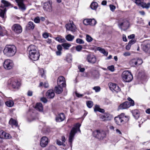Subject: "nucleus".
<instances>
[{
    "label": "nucleus",
    "instance_id": "1a4fd4ad",
    "mask_svg": "<svg viewBox=\"0 0 150 150\" xmlns=\"http://www.w3.org/2000/svg\"><path fill=\"white\" fill-rule=\"evenodd\" d=\"M12 30L16 33L19 34L22 31V28L20 25L18 24H15L12 27Z\"/></svg>",
    "mask_w": 150,
    "mask_h": 150
},
{
    "label": "nucleus",
    "instance_id": "7c9ffc66",
    "mask_svg": "<svg viewBox=\"0 0 150 150\" xmlns=\"http://www.w3.org/2000/svg\"><path fill=\"white\" fill-rule=\"evenodd\" d=\"M108 86L110 90L113 92L114 91H113L115 88L117 86L116 84L112 83H109L108 84Z\"/></svg>",
    "mask_w": 150,
    "mask_h": 150
},
{
    "label": "nucleus",
    "instance_id": "f03ea898",
    "mask_svg": "<svg viewBox=\"0 0 150 150\" xmlns=\"http://www.w3.org/2000/svg\"><path fill=\"white\" fill-rule=\"evenodd\" d=\"M16 52V47L13 45H6L3 50L4 54L8 57L13 56Z\"/></svg>",
    "mask_w": 150,
    "mask_h": 150
},
{
    "label": "nucleus",
    "instance_id": "b1692460",
    "mask_svg": "<svg viewBox=\"0 0 150 150\" xmlns=\"http://www.w3.org/2000/svg\"><path fill=\"white\" fill-rule=\"evenodd\" d=\"M115 123L117 125H120L122 124V122L120 115L115 118Z\"/></svg>",
    "mask_w": 150,
    "mask_h": 150
},
{
    "label": "nucleus",
    "instance_id": "aec40b11",
    "mask_svg": "<svg viewBox=\"0 0 150 150\" xmlns=\"http://www.w3.org/2000/svg\"><path fill=\"white\" fill-rule=\"evenodd\" d=\"M65 115L63 113L59 114L56 118V120L57 122H61L63 121L65 119Z\"/></svg>",
    "mask_w": 150,
    "mask_h": 150
},
{
    "label": "nucleus",
    "instance_id": "5fc2aeb1",
    "mask_svg": "<svg viewBox=\"0 0 150 150\" xmlns=\"http://www.w3.org/2000/svg\"><path fill=\"white\" fill-rule=\"evenodd\" d=\"M110 10L112 11H114L115 9V7L113 5H110Z\"/></svg>",
    "mask_w": 150,
    "mask_h": 150
},
{
    "label": "nucleus",
    "instance_id": "37998d69",
    "mask_svg": "<svg viewBox=\"0 0 150 150\" xmlns=\"http://www.w3.org/2000/svg\"><path fill=\"white\" fill-rule=\"evenodd\" d=\"M86 40L87 42H90L93 40V39L89 35H86Z\"/></svg>",
    "mask_w": 150,
    "mask_h": 150
},
{
    "label": "nucleus",
    "instance_id": "ddd939ff",
    "mask_svg": "<svg viewBox=\"0 0 150 150\" xmlns=\"http://www.w3.org/2000/svg\"><path fill=\"white\" fill-rule=\"evenodd\" d=\"M86 60L88 62L91 64H94L96 61V59L93 55L89 54L87 55Z\"/></svg>",
    "mask_w": 150,
    "mask_h": 150
},
{
    "label": "nucleus",
    "instance_id": "603ef678",
    "mask_svg": "<svg viewBox=\"0 0 150 150\" xmlns=\"http://www.w3.org/2000/svg\"><path fill=\"white\" fill-rule=\"evenodd\" d=\"M121 91V89L120 88V87L117 86V87L115 88L113 91H114V92H115L116 93H118L120 92Z\"/></svg>",
    "mask_w": 150,
    "mask_h": 150
},
{
    "label": "nucleus",
    "instance_id": "f704fd0d",
    "mask_svg": "<svg viewBox=\"0 0 150 150\" xmlns=\"http://www.w3.org/2000/svg\"><path fill=\"white\" fill-rule=\"evenodd\" d=\"M6 105L8 107H11L14 105L13 102L11 100H9L5 102Z\"/></svg>",
    "mask_w": 150,
    "mask_h": 150
},
{
    "label": "nucleus",
    "instance_id": "4be33fe9",
    "mask_svg": "<svg viewBox=\"0 0 150 150\" xmlns=\"http://www.w3.org/2000/svg\"><path fill=\"white\" fill-rule=\"evenodd\" d=\"M120 115L122 124H123L128 122L129 119L128 116H126L124 113H122Z\"/></svg>",
    "mask_w": 150,
    "mask_h": 150
},
{
    "label": "nucleus",
    "instance_id": "2eb2a0df",
    "mask_svg": "<svg viewBox=\"0 0 150 150\" xmlns=\"http://www.w3.org/2000/svg\"><path fill=\"white\" fill-rule=\"evenodd\" d=\"M57 84L59 86H62L63 87L66 86V81L65 78L63 76H60L57 80Z\"/></svg>",
    "mask_w": 150,
    "mask_h": 150
},
{
    "label": "nucleus",
    "instance_id": "5701e85b",
    "mask_svg": "<svg viewBox=\"0 0 150 150\" xmlns=\"http://www.w3.org/2000/svg\"><path fill=\"white\" fill-rule=\"evenodd\" d=\"M133 116L136 119H138L140 116L139 111L137 109L132 110L131 111Z\"/></svg>",
    "mask_w": 150,
    "mask_h": 150
},
{
    "label": "nucleus",
    "instance_id": "412c9836",
    "mask_svg": "<svg viewBox=\"0 0 150 150\" xmlns=\"http://www.w3.org/2000/svg\"><path fill=\"white\" fill-rule=\"evenodd\" d=\"M54 93L53 90H49L46 93V96L48 98H52L54 96Z\"/></svg>",
    "mask_w": 150,
    "mask_h": 150
},
{
    "label": "nucleus",
    "instance_id": "4c0bfd02",
    "mask_svg": "<svg viewBox=\"0 0 150 150\" xmlns=\"http://www.w3.org/2000/svg\"><path fill=\"white\" fill-rule=\"evenodd\" d=\"M7 31L6 30L4 29L0 25V36H3L4 33H7Z\"/></svg>",
    "mask_w": 150,
    "mask_h": 150
},
{
    "label": "nucleus",
    "instance_id": "a878e982",
    "mask_svg": "<svg viewBox=\"0 0 150 150\" xmlns=\"http://www.w3.org/2000/svg\"><path fill=\"white\" fill-rule=\"evenodd\" d=\"M54 39L60 43H64L66 42V40L65 39L61 36H59L57 37L54 38Z\"/></svg>",
    "mask_w": 150,
    "mask_h": 150
},
{
    "label": "nucleus",
    "instance_id": "c03bdc74",
    "mask_svg": "<svg viewBox=\"0 0 150 150\" xmlns=\"http://www.w3.org/2000/svg\"><path fill=\"white\" fill-rule=\"evenodd\" d=\"M90 25H95L96 23V21L94 19H90Z\"/></svg>",
    "mask_w": 150,
    "mask_h": 150
},
{
    "label": "nucleus",
    "instance_id": "c85d7f7f",
    "mask_svg": "<svg viewBox=\"0 0 150 150\" xmlns=\"http://www.w3.org/2000/svg\"><path fill=\"white\" fill-rule=\"evenodd\" d=\"M35 108L40 111H42L43 110L42 104L40 103H38L36 104Z\"/></svg>",
    "mask_w": 150,
    "mask_h": 150
},
{
    "label": "nucleus",
    "instance_id": "e433bc0d",
    "mask_svg": "<svg viewBox=\"0 0 150 150\" xmlns=\"http://www.w3.org/2000/svg\"><path fill=\"white\" fill-rule=\"evenodd\" d=\"M140 6H142L143 8L148 9L150 6V3H148L146 4L142 2Z\"/></svg>",
    "mask_w": 150,
    "mask_h": 150
},
{
    "label": "nucleus",
    "instance_id": "a18cd8bd",
    "mask_svg": "<svg viewBox=\"0 0 150 150\" xmlns=\"http://www.w3.org/2000/svg\"><path fill=\"white\" fill-rule=\"evenodd\" d=\"M76 42L78 44H83L84 43V41L83 40L80 38L77 39L76 40Z\"/></svg>",
    "mask_w": 150,
    "mask_h": 150
},
{
    "label": "nucleus",
    "instance_id": "338daca9",
    "mask_svg": "<svg viewBox=\"0 0 150 150\" xmlns=\"http://www.w3.org/2000/svg\"><path fill=\"white\" fill-rule=\"evenodd\" d=\"M33 95V92L30 91H29L27 93V95L28 96H31Z\"/></svg>",
    "mask_w": 150,
    "mask_h": 150
},
{
    "label": "nucleus",
    "instance_id": "9d476101",
    "mask_svg": "<svg viewBox=\"0 0 150 150\" xmlns=\"http://www.w3.org/2000/svg\"><path fill=\"white\" fill-rule=\"evenodd\" d=\"M65 27L67 30L70 31L72 32H75L76 30V26L72 21L70 23L66 24L65 25Z\"/></svg>",
    "mask_w": 150,
    "mask_h": 150
},
{
    "label": "nucleus",
    "instance_id": "8fccbe9b",
    "mask_svg": "<svg viewBox=\"0 0 150 150\" xmlns=\"http://www.w3.org/2000/svg\"><path fill=\"white\" fill-rule=\"evenodd\" d=\"M134 2L138 6H140L142 2L140 0H136Z\"/></svg>",
    "mask_w": 150,
    "mask_h": 150
},
{
    "label": "nucleus",
    "instance_id": "de8ad7c7",
    "mask_svg": "<svg viewBox=\"0 0 150 150\" xmlns=\"http://www.w3.org/2000/svg\"><path fill=\"white\" fill-rule=\"evenodd\" d=\"M51 34L47 33H45L42 34L43 37L45 38L46 39L48 38Z\"/></svg>",
    "mask_w": 150,
    "mask_h": 150
},
{
    "label": "nucleus",
    "instance_id": "e2e57ef3",
    "mask_svg": "<svg viewBox=\"0 0 150 150\" xmlns=\"http://www.w3.org/2000/svg\"><path fill=\"white\" fill-rule=\"evenodd\" d=\"M131 47V45L128 43L126 47V49L127 50H130Z\"/></svg>",
    "mask_w": 150,
    "mask_h": 150
},
{
    "label": "nucleus",
    "instance_id": "13d9d810",
    "mask_svg": "<svg viewBox=\"0 0 150 150\" xmlns=\"http://www.w3.org/2000/svg\"><path fill=\"white\" fill-rule=\"evenodd\" d=\"M41 100L43 103H45L47 102V100L46 98L44 97L40 99Z\"/></svg>",
    "mask_w": 150,
    "mask_h": 150
},
{
    "label": "nucleus",
    "instance_id": "ea45409f",
    "mask_svg": "<svg viewBox=\"0 0 150 150\" xmlns=\"http://www.w3.org/2000/svg\"><path fill=\"white\" fill-rule=\"evenodd\" d=\"M1 2L5 6L7 7L11 5V4L10 3L5 0H2Z\"/></svg>",
    "mask_w": 150,
    "mask_h": 150
},
{
    "label": "nucleus",
    "instance_id": "79ce46f5",
    "mask_svg": "<svg viewBox=\"0 0 150 150\" xmlns=\"http://www.w3.org/2000/svg\"><path fill=\"white\" fill-rule=\"evenodd\" d=\"M90 19H84L83 21V24L86 25H90Z\"/></svg>",
    "mask_w": 150,
    "mask_h": 150
},
{
    "label": "nucleus",
    "instance_id": "864d4df0",
    "mask_svg": "<svg viewBox=\"0 0 150 150\" xmlns=\"http://www.w3.org/2000/svg\"><path fill=\"white\" fill-rule=\"evenodd\" d=\"M108 69L112 71H114V67L113 65H111L108 67Z\"/></svg>",
    "mask_w": 150,
    "mask_h": 150
},
{
    "label": "nucleus",
    "instance_id": "a211bd4d",
    "mask_svg": "<svg viewBox=\"0 0 150 150\" xmlns=\"http://www.w3.org/2000/svg\"><path fill=\"white\" fill-rule=\"evenodd\" d=\"M18 4L19 8L22 11H24L26 9L25 5L23 3L24 0H15Z\"/></svg>",
    "mask_w": 150,
    "mask_h": 150
},
{
    "label": "nucleus",
    "instance_id": "20e7f679",
    "mask_svg": "<svg viewBox=\"0 0 150 150\" xmlns=\"http://www.w3.org/2000/svg\"><path fill=\"white\" fill-rule=\"evenodd\" d=\"M122 77L124 81L127 82L131 81L133 78L131 73L128 71H124L122 74Z\"/></svg>",
    "mask_w": 150,
    "mask_h": 150
},
{
    "label": "nucleus",
    "instance_id": "cd10ccee",
    "mask_svg": "<svg viewBox=\"0 0 150 150\" xmlns=\"http://www.w3.org/2000/svg\"><path fill=\"white\" fill-rule=\"evenodd\" d=\"M143 50L146 52H150V43H148L144 46L143 47Z\"/></svg>",
    "mask_w": 150,
    "mask_h": 150
},
{
    "label": "nucleus",
    "instance_id": "774afa93",
    "mask_svg": "<svg viewBox=\"0 0 150 150\" xmlns=\"http://www.w3.org/2000/svg\"><path fill=\"white\" fill-rule=\"evenodd\" d=\"M123 54L125 56H127L130 55V54L129 52H125Z\"/></svg>",
    "mask_w": 150,
    "mask_h": 150
},
{
    "label": "nucleus",
    "instance_id": "bb28decb",
    "mask_svg": "<svg viewBox=\"0 0 150 150\" xmlns=\"http://www.w3.org/2000/svg\"><path fill=\"white\" fill-rule=\"evenodd\" d=\"M35 25L33 22L30 21L28 22L26 27L28 30H33L35 27Z\"/></svg>",
    "mask_w": 150,
    "mask_h": 150
},
{
    "label": "nucleus",
    "instance_id": "7ed1b4c3",
    "mask_svg": "<svg viewBox=\"0 0 150 150\" xmlns=\"http://www.w3.org/2000/svg\"><path fill=\"white\" fill-rule=\"evenodd\" d=\"M81 126V124L77 123L75 125L74 127L71 130L69 137V142L71 143H72L74 135L77 132V130H78L80 132H81L79 129Z\"/></svg>",
    "mask_w": 150,
    "mask_h": 150
},
{
    "label": "nucleus",
    "instance_id": "680f3d73",
    "mask_svg": "<svg viewBox=\"0 0 150 150\" xmlns=\"http://www.w3.org/2000/svg\"><path fill=\"white\" fill-rule=\"evenodd\" d=\"M75 94L76 96H77L78 98L81 97L83 96V94H80L77 92H76Z\"/></svg>",
    "mask_w": 150,
    "mask_h": 150
},
{
    "label": "nucleus",
    "instance_id": "6e6d98bb",
    "mask_svg": "<svg viewBox=\"0 0 150 150\" xmlns=\"http://www.w3.org/2000/svg\"><path fill=\"white\" fill-rule=\"evenodd\" d=\"M57 48L58 51H62V45H57Z\"/></svg>",
    "mask_w": 150,
    "mask_h": 150
},
{
    "label": "nucleus",
    "instance_id": "09e8293b",
    "mask_svg": "<svg viewBox=\"0 0 150 150\" xmlns=\"http://www.w3.org/2000/svg\"><path fill=\"white\" fill-rule=\"evenodd\" d=\"M40 21V18L39 16L35 17L34 19V21L36 23H39Z\"/></svg>",
    "mask_w": 150,
    "mask_h": 150
},
{
    "label": "nucleus",
    "instance_id": "2f4dec72",
    "mask_svg": "<svg viewBox=\"0 0 150 150\" xmlns=\"http://www.w3.org/2000/svg\"><path fill=\"white\" fill-rule=\"evenodd\" d=\"M94 111L95 112L98 111L100 112H104V110L103 109H101L99 105H96L94 108Z\"/></svg>",
    "mask_w": 150,
    "mask_h": 150
},
{
    "label": "nucleus",
    "instance_id": "69168bd1",
    "mask_svg": "<svg viewBox=\"0 0 150 150\" xmlns=\"http://www.w3.org/2000/svg\"><path fill=\"white\" fill-rule=\"evenodd\" d=\"M56 53L57 56H60L62 53V51L57 50L56 52Z\"/></svg>",
    "mask_w": 150,
    "mask_h": 150
},
{
    "label": "nucleus",
    "instance_id": "f8f14e48",
    "mask_svg": "<svg viewBox=\"0 0 150 150\" xmlns=\"http://www.w3.org/2000/svg\"><path fill=\"white\" fill-rule=\"evenodd\" d=\"M44 10L48 12H50L52 11V4L50 2H47L44 4L43 6Z\"/></svg>",
    "mask_w": 150,
    "mask_h": 150
},
{
    "label": "nucleus",
    "instance_id": "dca6fc26",
    "mask_svg": "<svg viewBox=\"0 0 150 150\" xmlns=\"http://www.w3.org/2000/svg\"><path fill=\"white\" fill-rule=\"evenodd\" d=\"M12 86L14 88L18 89L21 85L20 82L17 79L12 80Z\"/></svg>",
    "mask_w": 150,
    "mask_h": 150
},
{
    "label": "nucleus",
    "instance_id": "39448f33",
    "mask_svg": "<svg viewBox=\"0 0 150 150\" xmlns=\"http://www.w3.org/2000/svg\"><path fill=\"white\" fill-rule=\"evenodd\" d=\"M129 102H125L120 104L119 107V109H124L129 108L131 106L134 105V102L130 98H128Z\"/></svg>",
    "mask_w": 150,
    "mask_h": 150
},
{
    "label": "nucleus",
    "instance_id": "49530a36",
    "mask_svg": "<svg viewBox=\"0 0 150 150\" xmlns=\"http://www.w3.org/2000/svg\"><path fill=\"white\" fill-rule=\"evenodd\" d=\"M82 49V47L81 45H78L76 47V50L78 52H80L81 51Z\"/></svg>",
    "mask_w": 150,
    "mask_h": 150
},
{
    "label": "nucleus",
    "instance_id": "4468645a",
    "mask_svg": "<svg viewBox=\"0 0 150 150\" xmlns=\"http://www.w3.org/2000/svg\"><path fill=\"white\" fill-rule=\"evenodd\" d=\"M48 142V138L46 137H43L41 139L40 144L42 147H45L47 145Z\"/></svg>",
    "mask_w": 150,
    "mask_h": 150
},
{
    "label": "nucleus",
    "instance_id": "393cba45",
    "mask_svg": "<svg viewBox=\"0 0 150 150\" xmlns=\"http://www.w3.org/2000/svg\"><path fill=\"white\" fill-rule=\"evenodd\" d=\"M55 92L58 94L61 93L63 91L62 88L60 86L58 85L55 88Z\"/></svg>",
    "mask_w": 150,
    "mask_h": 150
},
{
    "label": "nucleus",
    "instance_id": "0e129e2a",
    "mask_svg": "<svg viewBox=\"0 0 150 150\" xmlns=\"http://www.w3.org/2000/svg\"><path fill=\"white\" fill-rule=\"evenodd\" d=\"M40 74L41 75L42 77L44 76V70L42 69L40 70Z\"/></svg>",
    "mask_w": 150,
    "mask_h": 150
},
{
    "label": "nucleus",
    "instance_id": "58836bf2",
    "mask_svg": "<svg viewBox=\"0 0 150 150\" xmlns=\"http://www.w3.org/2000/svg\"><path fill=\"white\" fill-rule=\"evenodd\" d=\"M1 12L0 13V16L3 18L4 17V15L6 11V8H4L3 9L0 8Z\"/></svg>",
    "mask_w": 150,
    "mask_h": 150
},
{
    "label": "nucleus",
    "instance_id": "9b49d317",
    "mask_svg": "<svg viewBox=\"0 0 150 150\" xmlns=\"http://www.w3.org/2000/svg\"><path fill=\"white\" fill-rule=\"evenodd\" d=\"M119 27L122 30H125L127 29L129 25V21L126 19H123L122 21L119 24Z\"/></svg>",
    "mask_w": 150,
    "mask_h": 150
},
{
    "label": "nucleus",
    "instance_id": "473e14b6",
    "mask_svg": "<svg viewBox=\"0 0 150 150\" xmlns=\"http://www.w3.org/2000/svg\"><path fill=\"white\" fill-rule=\"evenodd\" d=\"M9 123L10 125L12 126L15 125L16 127H17L18 125L17 122L15 120H13L12 118H11L10 120Z\"/></svg>",
    "mask_w": 150,
    "mask_h": 150
},
{
    "label": "nucleus",
    "instance_id": "423d86ee",
    "mask_svg": "<svg viewBox=\"0 0 150 150\" xmlns=\"http://www.w3.org/2000/svg\"><path fill=\"white\" fill-rule=\"evenodd\" d=\"M94 136L100 139H102L105 137L106 134L105 131L102 130H98L93 132Z\"/></svg>",
    "mask_w": 150,
    "mask_h": 150
},
{
    "label": "nucleus",
    "instance_id": "bf43d9fd",
    "mask_svg": "<svg viewBox=\"0 0 150 150\" xmlns=\"http://www.w3.org/2000/svg\"><path fill=\"white\" fill-rule=\"evenodd\" d=\"M97 50H99L101 53H103L104 52V49H102L100 47H98L97 48Z\"/></svg>",
    "mask_w": 150,
    "mask_h": 150
},
{
    "label": "nucleus",
    "instance_id": "052dcab7",
    "mask_svg": "<svg viewBox=\"0 0 150 150\" xmlns=\"http://www.w3.org/2000/svg\"><path fill=\"white\" fill-rule=\"evenodd\" d=\"M136 40H132L129 42V43L131 45H132L133 44L136 42Z\"/></svg>",
    "mask_w": 150,
    "mask_h": 150
},
{
    "label": "nucleus",
    "instance_id": "6ab92c4d",
    "mask_svg": "<svg viewBox=\"0 0 150 150\" xmlns=\"http://www.w3.org/2000/svg\"><path fill=\"white\" fill-rule=\"evenodd\" d=\"M100 118L103 121H107L110 120L111 119V117L109 114L104 113L100 116Z\"/></svg>",
    "mask_w": 150,
    "mask_h": 150
},
{
    "label": "nucleus",
    "instance_id": "0eeeda50",
    "mask_svg": "<svg viewBox=\"0 0 150 150\" xmlns=\"http://www.w3.org/2000/svg\"><path fill=\"white\" fill-rule=\"evenodd\" d=\"M3 65L4 68L8 70L11 69L14 66L13 61L9 59L6 60L4 62Z\"/></svg>",
    "mask_w": 150,
    "mask_h": 150
},
{
    "label": "nucleus",
    "instance_id": "c756f323",
    "mask_svg": "<svg viewBox=\"0 0 150 150\" xmlns=\"http://www.w3.org/2000/svg\"><path fill=\"white\" fill-rule=\"evenodd\" d=\"M74 38V36L70 34H69L65 36V38L68 41H72Z\"/></svg>",
    "mask_w": 150,
    "mask_h": 150
},
{
    "label": "nucleus",
    "instance_id": "6e6552de",
    "mask_svg": "<svg viewBox=\"0 0 150 150\" xmlns=\"http://www.w3.org/2000/svg\"><path fill=\"white\" fill-rule=\"evenodd\" d=\"M142 62V59L135 58L130 60L129 62V64L132 66H135V65L138 66L141 64Z\"/></svg>",
    "mask_w": 150,
    "mask_h": 150
},
{
    "label": "nucleus",
    "instance_id": "f257e3e1",
    "mask_svg": "<svg viewBox=\"0 0 150 150\" xmlns=\"http://www.w3.org/2000/svg\"><path fill=\"white\" fill-rule=\"evenodd\" d=\"M29 58L33 61L38 60L40 56V53L37 47L34 45H31L28 48Z\"/></svg>",
    "mask_w": 150,
    "mask_h": 150
},
{
    "label": "nucleus",
    "instance_id": "4d7b16f0",
    "mask_svg": "<svg viewBox=\"0 0 150 150\" xmlns=\"http://www.w3.org/2000/svg\"><path fill=\"white\" fill-rule=\"evenodd\" d=\"M78 68L79 70L81 72H83L85 71V69L84 68H82L81 67V65H79L78 66Z\"/></svg>",
    "mask_w": 150,
    "mask_h": 150
},
{
    "label": "nucleus",
    "instance_id": "72a5a7b5",
    "mask_svg": "<svg viewBox=\"0 0 150 150\" xmlns=\"http://www.w3.org/2000/svg\"><path fill=\"white\" fill-rule=\"evenodd\" d=\"M62 45L65 50H68L71 46V45L69 43H63L62 44Z\"/></svg>",
    "mask_w": 150,
    "mask_h": 150
},
{
    "label": "nucleus",
    "instance_id": "f3484780",
    "mask_svg": "<svg viewBox=\"0 0 150 150\" xmlns=\"http://www.w3.org/2000/svg\"><path fill=\"white\" fill-rule=\"evenodd\" d=\"M11 136L8 133H6L3 130L0 131V138L1 139H10Z\"/></svg>",
    "mask_w": 150,
    "mask_h": 150
},
{
    "label": "nucleus",
    "instance_id": "c9c22d12",
    "mask_svg": "<svg viewBox=\"0 0 150 150\" xmlns=\"http://www.w3.org/2000/svg\"><path fill=\"white\" fill-rule=\"evenodd\" d=\"M98 6V4L96 2H92L91 5L90 7L93 10H96Z\"/></svg>",
    "mask_w": 150,
    "mask_h": 150
},
{
    "label": "nucleus",
    "instance_id": "a19ab883",
    "mask_svg": "<svg viewBox=\"0 0 150 150\" xmlns=\"http://www.w3.org/2000/svg\"><path fill=\"white\" fill-rule=\"evenodd\" d=\"M86 105L88 108H90L93 106V103L92 101H88L86 102Z\"/></svg>",
    "mask_w": 150,
    "mask_h": 150
},
{
    "label": "nucleus",
    "instance_id": "3c124183",
    "mask_svg": "<svg viewBox=\"0 0 150 150\" xmlns=\"http://www.w3.org/2000/svg\"><path fill=\"white\" fill-rule=\"evenodd\" d=\"M93 89L96 92H98L100 90V88L99 86H95L93 88Z\"/></svg>",
    "mask_w": 150,
    "mask_h": 150
}]
</instances>
